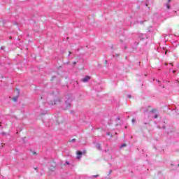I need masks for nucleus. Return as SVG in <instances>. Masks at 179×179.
<instances>
[{
  "mask_svg": "<svg viewBox=\"0 0 179 179\" xmlns=\"http://www.w3.org/2000/svg\"><path fill=\"white\" fill-rule=\"evenodd\" d=\"M77 159L78 160H80V156H82V155H86V151H84L83 152H82L81 151H77Z\"/></svg>",
  "mask_w": 179,
  "mask_h": 179,
  "instance_id": "obj_1",
  "label": "nucleus"
},
{
  "mask_svg": "<svg viewBox=\"0 0 179 179\" xmlns=\"http://www.w3.org/2000/svg\"><path fill=\"white\" fill-rule=\"evenodd\" d=\"M88 80H90V76H85V78L82 79V82H84V83H86Z\"/></svg>",
  "mask_w": 179,
  "mask_h": 179,
  "instance_id": "obj_2",
  "label": "nucleus"
},
{
  "mask_svg": "<svg viewBox=\"0 0 179 179\" xmlns=\"http://www.w3.org/2000/svg\"><path fill=\"white\" fill-rule=\"evenodd\" d=\"M12 100L13 101H15V102L17 101V96L13 97Z\"/></svg>",
  "mask_w": 179,
  "mask_h": 179,
  "instance_id": "obj_3",
  "label": "nucleus"
},
{
  "mask_svg": "<svg viewBox=\"0 0 179 179\" xmlns=\"http://www.w3.org/2000/svg\"><path fill=\"white\" fill-rule=\"evenodd\" d=\"M54 170H55V166L50 168V171H54Z\"/></svg>",
  "mask_w": 179,
  "mask_h": 179,
  "instance_id": "obj_4",
  "label": "nucleus"
},
{
  "mask_svg": "<svg viewBox=\"0 0 179 179\" xmlns=\"http://www.w3.org/2000/svg\"><path fill=\"white\" fill-rule=\"evenodd\" d=\"M31 153L34 156L37 155V152H36L35 151H31Z\"/></svg>",
  "mask_w": 179,
  "mask_h": 179,
  "instance_id": "obj_5",
  "label": "nucleus"
},
{
  "mask_svg": "<svg viewBox=\"0 0 179 179\" xmlns=\"http://www.w3.org/2000/svg\"><path fill=\"white\" fill-rule=\"evenodd\" d=\"M76 139L75 138H73L72 140L70 141V142H76Z\"/></svg>",
  "mask_w": 179,
  "mask_h": 179,
  "instance_id": "obj_6",
  "label": "nucleus"
},
{
  "mask_svg": "<svg viewBox=\"0 0 179 179\" xmlns=\"http://www.w3.org/2000/svg\"><path fill=\"white\" fill-rule=\"evenodd\" d=\"M125 146H127V144L124 143L122 145L121 148H125Z\"/></svg>",
  "mask_w": 179,
  "mask_h": 179,
  "instance_id": "obj_7",
  "label": "nucleus"
},
{
  "mask_svg": "<svg viewBox=\"0 0 179 179\" xmlns=\"http://www.w3.org/2000/svg\"><path fill=\"white\" fill-rule=\"evenodd\" d=\"M15 92H17V94H19V93H20V92H19V90L16 89Z\"/></svg>",
  "mask_w": 179,
  "mask_h": 179,
  "instance_id": "obj_8",
  "label": "nucleus"
},
{
  "mask_svg": "<svg viewBox=\"0 0 179 179\" xmlns=\"http://www.w3.org/2000/svg\"><path fill=\"white\" fill-rule=\"evenodd\" d=\"M166 6H167V9H170V5H169V3L166 4Z\"/></svg>",
  "mask_w": 179,
  "mask_h": 179,
  "instance_id": "obj_9",
  "label": "nucleus"
},
{
  "mask_svg": "<svg viewBox=\"0 0 179 179\" xmlns=\"http://www.w3.org/2000/svg\"><path fill=\"white\" fill-rule=\"evenodd\" d=\"M171 2V0H168V3H170Z\"/></svg>",
  "mask_w": 179,
  "mask_h": 179,
  "instance_id": "obj_10",
  "label": "nucleus"
},
{
  "mask_svg": "<svg viewBox=\"0 0 179 179\" xmlns=\"http://www.w3.org/2000/svg\"><path fill=\"white\" fill-rule=\"evenodd\" d=\"M106 135H108V136H110V133H106Z\"/></svg>",
  "mask_w": 179,
  "mask_h": 179,
  "instance_id": "obj_11",
  "label": "nucleus"
},
{
  "mask_svg": "<svg viewBox=\"0 0 179 179\" xmlns=\"http://www.w3.org/2000/svg\"><path fill=\"white\" fill-rule=\"evenodd\" d=\"M93 177H99V175H95V176H93Z\"/></svg>",
  "mask_w": 179,
  "mask_h": 179,
  "instance_id": "obj_12",
  "label": "nucleus"
},
{
  "mask_svg": "<svg viewBox=\"0 0 179 179\" xmlns=\"http://www.w3.org/2000/svg\"><path fill=\"white\" fill-rule=\"evenodd\" d=\"M132 122H135V119H132Z\"/></svg>",
  "mask_w": 179,
  "mask_h": 179,
  "instance_id": "obj_13",
  "label": "nucleus"
},
{
  "mask_svg": "<svg viewBox=\"0 0 179 179\" xmlns=\"http://www.w3.org/2000/svg\"><path fill=\"white\" fill-rule=\"evenodd\" d=\"M73 65H76V62H73Z\"/></svg>",
  "mask_w": 179,
  "mask_h": 179,
  "instance_id": "obj_14",
  "label": "nucleus"
},
{
  "mask_svg": "<svg viewBox=\"0 0 179 179\" xmlns=\"http://www.w3.org/2000/svg\"><path fill=\"white\" fill-rule=\"evenodd\" d=\"M155 118H157V115H155Z\"/></svg>",
  "mask_w": 179,
  "mask_h": 179,
  "instance_id": "obj_15",
  "label": "nucleus"
},
{
  "mask_svg": "<svg viewBox=\"0 0 179 179\" xmlns=\"http://www.w3.org/2000/svg\"><path fill=\"white\" fill-rule=\"evenodd\" d=\"M66 164H69V162H66Z\"/></svg>",
  "mask_w": 179,
  "mask_h": 179,
  "instance_id": "obj_16",
  "label": "nucleus"
},
{
  "mask_svg": "<svg viewBox=\"0 0 179 179\" xmlns=\"http://www.w3.org/2000/svg\"><path fill=\"white\" fill-rule=\"evenodd\" d=\"M69 55H71V52H69Z\"/></svg>",
  "mask_w": 179,
  "mask_h": 179,
  "instance_id": "obj_17",
  "label": "nucleus"
},
{
  "mask_svg": "<svg viewBox=\"0 0 179 179\" xmlns=\"http://www.w3.org/2000/svg\"><path fill=\"white\" fill-rule=\"evenodd\" d=\"M105 63L107 64V60L105 61Z\"/></svg>",
  "mask_w": 179,
  "mask_h": 179,
  "instance_id": "obj_18",
  "label": "nucleus"
},
{
  "mask_svg": "<svg viewBox=\"0 0 179 179\" xmlns=\"http://www.w3.org/2000/svg\"><path fill=\"white\" fill-rule=\"evenodd\" d=\"M173 73H176V71H173Z\"/></svg>",
  "mask_w": 179,
  "mask_h": 179,
  "instance_id": "obj_19",
  "label": "nucleus"
},
{
  "mask_svg": "<svg viewBox=\"0 0 179 179\" xmlns=\"http://www.w3.org/2000/svg\"><path fill=\"white\" fill-rule=\"evenodd\" d=\"M10 38H12V36H10Z\"/></svg>",
  "mask_w": 179,
  "mask_h": 179,
  "instance_id": "obj_20",
  "label": "nucleus"
},
{
  "mask_svg": "<svg viewBox=\"0 0 179 179\" xmlns=\"http://www.w3.org/2000/svg\"><path fill=\"white\" fill-rule=\"evenodd\" d=\"M165 65H167V63H165Z\"/></svg>",
  "mask_w": 179,
  "mask_h": 179,
  "instance_id": "obj_21",
  "label": "nucleus"
},
{
  "mask_svg": "<svg viewBox=\"0 0 179 179\" xmlns=\"http://www.w3.org/2000/svg\"><path fill=\"white\" fill-rule=\"evenodd\" d=\"M129 97H131V95H129Z\"/></svg>",
  "mask_w": 179,
  "mask_h": 179,
  "instance_id": "obj_22",
  "label": "nucleus"
},
{
  "mask_svg": "<svg viewBox=\"0 0 179 179\" xmlns=\"http://www.w3.org/2000/svg\"><path fill=\"white\" fill-rule=\"evenodd\" d=\"M152 111H155V110H152Z\"/></svg>",
  "mask_w": 179,
  "mask_h": 179,
  "instance_id": "obj_23",
  "label": "nucleus"
},
{
  "mask_svg": "<svg viewBox=\"0 0 179 179\" xmlns=\"http://www.w3.org/2000/svg\"><path fill=\"white\" fill-rule=\"evenodd\" d=\"M0 127H1V122H0Z\"/></svg>",
  "mask_w": 179,
  "mask_h": 179,
  "instance_id": "obj_24",
  "label": "nucleus"
}]
</instances>
